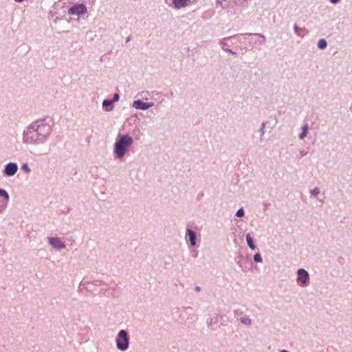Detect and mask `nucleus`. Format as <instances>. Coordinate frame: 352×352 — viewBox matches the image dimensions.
<instances>
[{
	"label": "nucleus",
	"instance_id": "5",
	"mask_svg": "<svg viewBox=\"0 0 352 352\" xmlns=\"http://www.w3.org/2000/svg\"><path fill=\"white\" fill-rule=\"evenodd\" d=\"M18 170V167L14 163H10L6 166L4 173L8 176L14 175Z\"/></svg>",
	"mask_w": 352,
	"mask_h": 352
},
{
	"label": "nucleus",
	"instance_id": "23",
	"mask_svg": "<svg viewBox=\"0 0 352 352\" xmlns=\"http://www.w3.org/2000/svg\"><path fill=\"white\" fill-rule=\"evenodd\" d=\"M16 2H22L23 0H15Z\"/></svg>",
	"mask_w": 352,
	"mask_h": 352
},
{
	"label": "nucleus",
	"instance_id": "13",
	"mask_svg": "<svg viewBox=\"0 0 352 352\" xmlns=\"http://www.w3.org/2000/svg\"><path fill=\"white\" fill-rule=\"evenodd\" d=\"M0 196L4 197L6 200L9 199L8 193L3 189H0Z\"/></svg>",
	"mask_w": 352,
	"mask_h": 352
},
{
	"label": "nucleus",
	"instance_id": "4",
	"mask_svg": "<svg viewBox=\"0 0 352 352\" xmlns=\"http://www.w3.org/2000/svg\"><path fill=\"white\" fill-rule=\"evenodd\" d=\"M87 8L83 4H76L72 6L68 11L69 14H77L85 13Z\"/></svg>",
	"mask_w": 352,
	"mask_h": 352
},
{
	"label": "nucleus",
	"instance_id": "8",
	"mask_svg": "<svg viewBox=\"0 0 352 352\" xmlns=\"http://www.w3.org/2000/svg\"><path fill=\"white\" fill-rule=\"evenodd\" d=\"M190 2V0H173V4L177 9L187 6Z\"/></svg>",
	"mask_w": 352,
	"mask_h": 352
},
{
	"label": "nucleus",
	"instance_id": "17",
	"mask_svg": "<svg viewBox=\"0 0 352 352\" xmlns=\"http://www.w3.org/2000/svg\"><path fill=\"white\" fill-rule=\"evenodd\" d=\"M242 322L245 324H250L251 323V320L250 318H243L242 320Z\"/></svg>",
	"mask_w": 352,
	"mask_h": 352
},
{
	"label": "nucleus",
	"instance_id": "12",
	"mask_svg": "<svg viewBox=\"0 0 352 352\" xmlns=\"http://www.w3.org/2000/svg\"><path fill=\"white\" fill-rule=\"evenodd\" d=\"M327 42L324 39H320L319 41H318V47L320 48V49H324L326 47H327Z\"/></svg>",
	"mask_w": 352,
	"mask_h": 352
},
{
	"label": "nucleus",
	"instance_id": "20",
	"mask_svg": "<svg viewBox=\"0 0 352 352\" xmlns=\"http://www.w3.org/2000/svg\"><path fill=\"white\" fill-rule=\"evenodd\" d=\"M22 168H23V170H25L26 171L29 170V168H28V166L26 164L23 165Z\"/></svg>",
	"mask_w": 352,
	"mask_h": 352
},
{
	"label": "nucleus",
	"instance_id": "9",
	"mask_svg": "<svg viewBox=\"0 0 352 352\" xmlns=\"http://www.w3.org/2000/svg\"><path fill=\"white\" fill-rule=\"evenodd\" d=\"M188 235L190 241L191 245H195V233L190 229L188 230Z\"/></svg>",
	"mask_w": 352,
	"mask_h": 352
},
{
	"label": "nucleus",
	"instance_id": "21",
	"mask_svg": "<svg viewBox=\"0 0 352 352\" xmlns=\"http://www.w3.org/2000/svg\"><path fill=\"white\" fill-rule=\"evenodd\" d=\"M294 28H295V31H296V32L297 34H298L299 28H298L297 25H295Z\"/></svg>",
	"mask_w": 352,
	"mask_h": 352
},
{
	"label": "nucleus",
	"instance_id": "1",
	"mask_svg": "<svg viewBox=\"0 0 352 352\" xmlns=\"http://www.w3.org/2000/svg\"><path fill=\"white\" fill-rule=\"evenodd\" d=\"M132 143L133 140L130 136L127 135L121 136L115 143L114 152L117 157L122 158Z\"/></svg>",
	"mask_w": 352,
	"mask_h": 352
},
{
	"label": "nucleus",
	"instance_id": "11",
	"mask_svg": "<svg viewBox=\"0 0 352 352\" xmlns=\"http://www.w3.org/2000/svg\"><path fill=\"white\" fill-rule=\"evenodd\" d=\"M308 126L307 124L304 125L302 127V132L300 134V138L303 139L307 134Z\"/></svg>",
	"mask_w": 352,
	"mask_h": 352
},
{
	"label": "nucleus",
	"instance_id": "10",
	"mask_svg": "<svg viewBox=\"0 0 352 352\" xmlns=\"http://www.w3.org/2000/svg\"><path fill=\"white\" fill-rule=\"evenodd\" d=\"M246 241H247V243L249 245V247L252 249V250H254L255 249V245L254 244V242H253V239L251 237L250 234H246Z\"/></svg>",
	"mask_w": 352,
	"mask_h": 352
},
{
	"label": "nucleus",
	"instance_id": "14",
	"mask_svg": "<svg viewBox=\"0 0 352 352\" xmlns=\"http://www.w3.org/2000/svg\"><path fill=\"white\" fill-rule=\"evenodd\" d=\"M254 260L255 262H261L262 261V258H261V256L259 254H256L254 256Z\"/></svg>",
	"mask_w": 352,
	"mask_h": 352
},
{
	"label": "nucleus",
	"instance_id": "22",
	"mask_svg": "<svg viewBox=\"0 0 352 352\" xmlns=\"http://www.w3.org/2000/svg\"><path fill=\"white\" fill-rule=\"evenodd\" d=\"M339 1H340V0H331V2L332 3H334V4H335V3H337Z\"/></svg>",
	"mask_w": 352,
	"mask_h": 352
},
{
	"label": "nucleus",
	"instance_id": "6",
	"mask_svg": "<svg viewBox=\"0 0 352 352\" xmlns=\"http://www.w3.org/2000/svg\"><path fill=\"white\" fill-rule=\"evenodd\" d=\"M133 107L138 109L145 110L152 107V104L144 102L141 100H135L133 103Z\"/></svg>",
	"mask_w": 352,
	"mask_h": 352
},
{
	"label": "nucleus",
	"instance_id": "25",
	"mask_svg": "<svg viewBox=\"0 0 352 352\" xmlns=\"http://www.w3.org/2000/svg\"><path fill=\"white\" fill-rule=\"evenodd\" d=\"M281 352H288V351L286 350H283Z\"/></svg>",
	"mask_w": 352,
	"mask_h": 352
},
{
	"label": "nucleus",
	"instance_id": "7",
	"mask_svg": "<svg viewBox=\"0 0 352 352\" xmlns=\"http://www.w3.org/2000/svg\"><path fill=\"white\" fill-rule=\"evenodd\" d=\"M49 241L50 244L56 248L61 249L65 248L64 243L58 238H50Z\"/></svg>",
	"mask_w": 352,
	"mask_h": 352
},
{
	"label": "nucleus",
	"instance_id": "15",
	"mask_svg": "<svg viewBox=\"0 0 352 352\" xmlns=\"http://www.w3.org/2000/svg\"><path fill=\"white\" fill-rule=\"evenodd\" d=\"M236 217H241L244 215V211L242 208L237 210L236 213Z\"/></svg>",
	"mask_w": 352,
	"mask_h": 352
},
{
	"label": "nucleus",
	"instance_id": "19",
	"mask_svg": "<svg viewBox=\"0 0 352 352\" xmlns=\"http://www.w3.org/2000/svg\"><path fill=\"white\" fill-rule=\"evenodd\" d=\"M119 100V95L118 94H115L113 96V102H116Z\"/></svg>",
	"mask_w": 352,
	"mask_h": 352
},
{
	"label": "nucleus",
	"instance_id": "16",
	"mask_svg": "<svg viewBox=\"0 0 352 352\" xmlns=\"http://www.w3.org/2000/svg\"><path fill=\"white\" fill-rule=\"evenodd\" d=\"M113 103V101L112 100H105L103 101L102 102V105L104 107H107V106H109L111 105V104Z\"/></svg>",
	"mask_w": 352,
	"mask_h": 352
},
{
	"label": "nucleus",
	"instance_id": "24",
	"mask_svg": "<svg viewBox=\"0 0 352 352\" xmlns=\"http://www.w3.org/2000/svg\"><path fill=\"white\" fill-rule=\"evenodd\" d=\"M196 290H197V291H199V287H196Z\"/></svg>",
	"mask_w": 352,
	"mask_h": 352
},
{
	"label": "nucleus",
	"instance_id": "2",
	"mask_svg": "<svg viewBox=\"0 0 352 352\" xmlns=\"http://www.w3.org/2000/svg\"><path fill=\"white\" fill-rule=\"evenodd\" d=\"M117 347L122 351H125L129 346V338L126 331L121 330L116 339Z\"/></svg>",
	"mask_w": 352,
	"mask_h": 352
},
{
	"label": "nucleus",
	"instance_id": "18",
	"mask_svg": "<svg viewBox=\"0 0 352 352\" xmlns=\"http://www.w3.org/2000/svg\"><path fill=\"white\" fill-rule=\"evenodd\" d=\"M320 192V190L318 188H314L312 191H311V194L316 196L318 194H319Z\"/></svg>",
	"mask_w": 352,
	"mask_h": 352
},
{
	"label": "nucleus",
	"instance_id": "3",
	"mask_svg": "<svg viewBox=\"0 0 352 352\" xmlns=\"http://www.w3.org/2000/svg\"><path fill=\"white\" fill-rule=\"evenodd\" d=\"M298 282L300 283L302 286L306 285L309 280V274L307 271L303 269H300L298 271Z\"/></svg>",
	"mask_w": 352,
	"mask_h": 352
}]
</instances>
